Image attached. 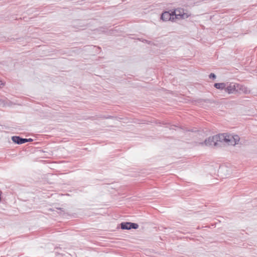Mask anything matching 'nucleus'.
Listing matches in <instances>:
<instances>
[{
  "mask_svg": "<svg viewBox=\"0 0 257 257\" xmlns=\"http://www.w3.org/2000/svg\"><path fill=\"white\" fill-rule=\"evenodd\" d=\"M241 87H243V85L235 83H230L228 85H226L225 92L228 94H232L235 92L238 91V90L243 91Z\"/></svg>",
  "mask_w": 257,
  "mask_h": 257,
  "instance_id": "f257e3e1",
  "label": "nucleus"
},
{
  "mask_svg": "<svg viewBox=\"0 0 257 257\" xmlns=\"http://www.w3.org/2000/svg\"><path fill=\"white\" fill-rule=\"evenodd\" d=\"M176 15V11H172L171 13L169 12H164L161 15V19L163 21H174Z\"/></svg>",
  "mask_w": 257,
  "mask_h": 257,
  "instance_id": "f03ea898",
  "label": "nucleus"
},
{
  "mask_svg": "<svg viewBox=\"0 0 257 257\" xmlns=\"http://www.w3.org/2000/svg\"><path fill=\"white\" fill-rule=\"evenodd\" d=\"M120 226L121 229L123 230L136 229L139 228V225L137 223L131 222H121L120 224Z\"/></svg>",
  "mask_w": 257,
  "mask_h": 257,
  "instance_id": "7ed1b4c3",
  "label": "nucleus"
},
{
  "mask_svg": "<svg viewBox=\"0 0 257 257\" xmlns=\"http://www.w3.org/2000/svg\"><path fill=\"white\" fill-rule=\"evenodd\" d=\"M12 140L16 144L21 145L27 142H31L33 141V140L31 138L26 139L20 137V136H13L12 137Z\"/></svg>",
  "mask_w": 257,
  "mask_h": 257,
  "instance_id": "20e7f679",
  "label": "nucleus"
},
{
  "mask_svg": "<svg viewBox=\"0 0 257 257\" xmlns=\"http://www.w3.org/2000/svg\"><path fill=\"white\" fill-rule=\"evenodd\" d=\"M216 140L215 136L209 137L203 142H202L201 144L202 145H205L208 147H217L218 146V143L216 142Z\"/></svg>",
  "mask_w": 257,
  "mask_h": 257,
  "instance_id": "39448f33",
  "label": "nucleus"
},
{
  "mask_svg": "<svg viewBox=\"0 0 257 257\" xmlns=\"http://www.w3.org/2000/svg\"><path fill=\"white\" fill-rule=\"evenodd\" d=\"M230 138L231 139L229 140L230 141L227 143L228 145L235 146L238 143L240 140V138L238 135L232 136V137Z\"/></svg>",
  "mask_w": 257,
  "mask_h": 257,
  "instance_id": "423d86ee",
  "label": "nucleus"
},
{
  "mask_svg": "<svg viewBox=\"0 0 257 257\" xmlns=\"http://www.w3.org/2000/svg\"><path fill=\"white\" fill-rule=\"evenodd\" d=\"M176 12L177 13L179 12V13H176V15H175L176 19L181 18L184 19L188 18L190 15L187 13H185L183 12L182 13L180 10H177Z\"/></svg>",
  "mask_w": 257,
  "mask_h": 257,
  "instance_id": "0eeeda50",
  "label": "nucleus"
},
{
  "mask_svg": "<svg viewBox=\"0 0 257 257\" xmlns=\"http://www.w3.org/2000/svg\"><path fill=\"white\" fill-rule=\"evenodd\" d=\"M225 134H218L217 135H215V138H216V141L218 143V142H225Z\"/></svg>",
  "mask_w": 257,
  "mask_h": 257,
  "instance_id": "6e6552de",
  "label": "nucleus"
},
{
  "mask_svg": "<svg viewBox=\"0 0 257 257\" xmlns=\"http://www.w3.org/2000/svg\"><path fill=\"white\" fill-rule=\"evenodd\" d=\"M226 83H215L214 84V87L216 89L220 90H225Z\"/></svg>",
  "mask_w": 257,
  "mask_h": 257,
  "instance_id": "1a4fd4ad",
  "label": "nucleus"
},
{
  "mask_svg": "<svg viewBox=\"0 0 257 257\" xmlns=\"http://www.w3.org/2000/svg\"><path fill=\"white\" fill-rule=\"evenodd\" d=\"M232 137V135H227V134H225V143H227L228 142H229L230 141L229 140L231 139V138H230V137Z\"/></svg>",
  "mask_w": 257,
  "mask_h": 257,
  "instance_id": "9d476101",
  "label": "nucleus"
},
{
  "mask_svg": "<svg viewBox=\"0 0 257 257\" xmlns=\"http://www.w3.org/2000/svg\"><path fill=\"white\" fill-rule=\"evenodd\" d=\"M209 78L212 79H215L216 78L215 74L213 73H211L209 75Z\"/></svg>",
  "mask_w": 257,
  "mask_h": 257,
  "instance_id": "9b49d317",
  "label": "nucleus"
},
{
  "mask_svg": "<svg viewBox=\"0 0 257 257\" xmlns=\"http://www.w3.org/2000/svg\"><path fill=\"white\" fill-rule=\"evenodd\" d=\"M142 41L143 42H145V43H147L148 44H151L152 43L151 41L147 40H146V39H143Z\"/></svg>",
  "mask_w": 257,
  "mask_h": 257,
  "instance_id": "f8f14e48",
  "label": "nucleus"
},
{
  "mask_svg": "<svg viewBox=\"0 0 257 257\" xmlns=\"http://www.w3.org/2000/svg\"><path fill=\"white\" fill-rule=\"evenodd\" d=\"M241 89H242L243 90V91H242L243 92H244V93L247 92V88L246 87L243 86V87H241Z\"/></svg>",
  "mask_w": 257,
  "mask_h": 257,
  "instance_id": "ddd939ff",
  "label": "nucleus"
},
{
  "mask_svg": "<svg viewBox=\"0 0 257 257\" xmlns=\"http://www.w3.org/2000/svg\"><path fill=\"white\" fill-rule=\"evenodd\" d=\"M3 193L1 191H0V202L2 201V195Z\"/></svg>",
  "mask_w": 257,
  "mask_h": 257,
  "instance_id": "4468645a",
  "label": "nucleus"
},
{
  "mask_svg": "<svg viewBox=\"0 0 257 257\" xmlns=\"http://www.w3.org/2000/svg\"><path fill=\"white\" fill-rule=\"evenodd\" d=\"M187 131H188V132H193V130H187Z\"/></svg>",
  "mask_w": 257,
  "mask_h": 257,
  "instance_id": "2eb2a0df",
  "label": "nucleus"
},
{
  "mask_svg": "<svg viewBox=\"0 0 257 257\" xmlns=\"http://www.w3.org/2000/svg\"><path fill=\"white\" fill-rule=\"evenodd\" d=\"M110 117H111V116H108V117H106L105 118H110Z\"/></svg>",
  "mask_w": 257,
  "mask_h": 257,
  "instance_id": "dca6fc26",
  "label": "nucleus"
},
{
  "mask_svg": "<svg viewBox=\"0 0 257 257\" xmlns=\"http://www.w3.org/2000/svg\"><path fill=\"white\" fill-rule=\"evenodd\" d=\"M56 254L59 255L60 254L59 253H56Z\"/></svg>",
  "mask_w": 257,
  "mask_h": 257,
  "instance_id": "f3484780",
  "label": "nucleus"
}]
</instances>
